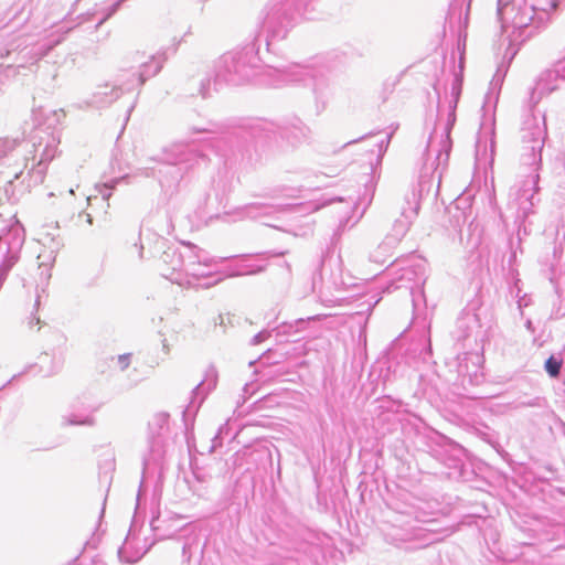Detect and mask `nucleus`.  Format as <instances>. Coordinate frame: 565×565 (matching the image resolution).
I'll list each match as a JSON object with an SVG mask.
<instances>
[{
	"label": "nucleus",
	"mask_w": 565,
	"mask_h": 565,
	"mask_svg": "<svg viewBox=\"0 0 565 565\" xmlns=\"http://www.w3.org/2000/svg\"><path fill=\"white\" fill-rule=\"evenodd\" d=\"M562 364V360H556L554 356H550L545 362V370L552 377H557L559 375Z\"/></svg>",
	"instance_id": "obj_1"
}]
</instances>
